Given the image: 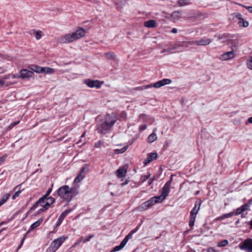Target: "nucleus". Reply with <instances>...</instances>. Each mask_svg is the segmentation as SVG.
<instances>
[{
  "label": "nucleus",
  "instance_id": "obj_1",
  "mask_svg": "<svg viewBox=\"0 0 252 252\" xmlns=\"http://www.w3.org/2000/svg\"><path fill=\"white\" fill-rule=\"evenodd\" d=\"M51 191V190H48L47 193L32 205L29 210V212H31V211L34 210L38 206H40L41 208H40L37 211L38 214H39L48 209L51 205L55 201L54 198L52 197H48Z\"/></svg>",
  "mask_w": 252,
  "mask_h": 252
},
{
  "label": "nucleus",
  "instance_id": "obj_2",
  "mask_svg": "<svg viewBox=\"0 0 252 252\" xmlns=\"http://www.w3.org/2000/svg\"><path fill=\"white\" fill-rule=\"evenodd\" d=\"M169 194V190H162L159 196H154L138 206L137 209L140 211H145L156 203H161Z\"/></svg>",
  "mask_w": 252,
  "mask_h": 252
},
{
  "label": "nucleus",
  "instance_id": "obj_3",
  "mask_svg": "<svg viewBox=\"0 0 252 252\" xmlns=\"http://www.w3.org/2000/svg\"><path fill=\"white\" fill-rule=\"evenodd\" d=\"M85 30L82 28H78L77 30L72 33H67L64 36L61 37L59 42L62 43H68L81 38L85 36Z\"/></svg>",
  "mask_w": 252,
  "mask_h": 252
},
{
  "label": "nucleus",
  "instance_id": "obj_4",
  "mask_svg": "<svg viewBox=\"0 0 252 252\" xmlns=\"http://www.w3.org/2000/svg\"><path fill=\"white\" fill-rule=\"evenodd\" d=\"M172 82L171 80L169 79H163L159 80L154 84H150L147 85L137 87L134 89L135 91H142L144 90L148 89L152 87L159 88L161 87L164 86L166 85L170 84Z\"/></svg>",
  "mask_w": 252,
  "mask_h": 252
},
{
  "label": "nucleus",
  "instance_id": "obj_5",
  "mask_svg": "<svg viewBox=\"0 0 252 252\" xmlns=\"http://www.w3.org/2000/svg\"><path fill=\"white\" fill-rule=\"evenodd\" d=\"M66 238L67 237L63 236L55 239L47 249L46 252H55L64 242Z\"/></svg>",
  "mask_w": 252,
  "mask_h": 252
},
{
  "label": "nucleus",
  "instance_id": "obj_6",
  "mask_svg": "<svg viewBox=\"0 0 252 252\" xmlns=\"http://www.w3.org/2000/svg\"><path fill=\"white\" fill-rule=\"evenodd\" d=\"M95 127L97 132L102 135L106 134L112 128L103 120L99 121Z\"/></svg>",
  "mask_w": 252,
  "mask_h": 252
},
{
  "label": "nucleus",
  "instance_id": "obj_7",
  "mask_svg": "<svg viewBox=\"0 0 252 252\" xmlns=\"http://www.w3.org/2000/svg\"><path fill=\"white\" fill-rule=\"evenodd\" d=\"M201 203L200 202L196 203L192 210L190 212V220L189 221V225L192 227L194 224V221L196 218V216L197 214L198 211L200 209Z\"/></svg>",
  "mask_w": 252,
  "mask_h": 252
},
{
  "label": "nucleus",
  "instance_id": "obj_8",
  "mask_svg": "<svg viewBox=\"0 0 252 252\" xmlns=\"http://www.w3.org/2000/svg\"><path fill=\"white\" fill-rule=\"evenodd\" d=\"M83 82L89 88H95L99 89L101 88L103 81H100L98 80H92L91 79H86L83 81Z\"/></svg>",
  "mask_w": 252,
  "mask_h": 252
},
{
  "label": "nucleus",
  "instance_id": "obj_9",
  "mask_svg": "<svg viewBox=\"0 0 252 252\" xmlns=\"http://www.w3.org/2000/svg\"><path fill=\"white\" fill-rule=\"evenodd\" d=\"M57 191L61 198L68 201L73 196V190H58Z\"/></svg>",
  "mask_w": 252,
  "mask_h": 252
},
{
  "label": "nucleus",
  "instance_id": "obj_10",
  "mask_svg": "<svg viewBox=\"0 0 252 252\" xmlns=\"http://www.w3.org/2000/svg\"><path fill=\"white\" fill-rule=\"evenodd\" d=\"M117 120V115L115 113H112L111 114L108 113L106 115L104 121L112 128Z\"/></svg>",
  "mask_w": 252,
  "mask_h": 252
},
{
  "label": "nucleus",
  "instance_id": "obj_11",
  "mask_svg": "<svg viewBox=\"0 0 252 252\" xmlns=\"http://www.w3.org/2000/svg\"><path fill=\"white\" fill-rule=\"evenodd\" d=\"M89 165L86 164L85 166L81 168L80 173L75 178L74 182L78 183L82 180L86 176L87 172L88 171Z\"/></svg>",
  "mask_w": 252,
  "mask_h": 252
},
{
  "label": "nucleus",
  "instance_id": "obj_12",
  "mask_svg": "<svg viewBox=\"0 0 252 252\" xmlns=\"http://www.w3.org/2000/svg\"><path fill=\"white\" fill-rule=\"evenodd\" d=\"M240 248L242 250H246L248 252H252V239L246 240L243 245L240 246Z\"/></svg>",
  "mask_w": 252,
  "mask_h": 252
},
{
  "label": "nucleus",
  "instance_id": "obj_13",
  "mask_svg": "<svg viewBox=\"0 0 252 252\" xmlns=\"http://www.w3.org/2000/svg\"><path fill=\"white\" fill-rule=\"evenodd\" d=\"M34 75V73L28 69H23L20 71V76L21 78L24 79H30Z\"/></svg>",
  "mask_w": 252,
  "mask_h": 252
},
{
  "label": "nucleus",
  "instance_id": "obj_14",
  "mask_svg": "<svg viewBox=\"0 0 252 252\" xmlns=\"http://www.w3.org/2000/svg\"><path fill=\"white\" fill-rule=\"evenodd\" d=\"M235 54L233 50L229 52H227L220 56V59L222 61H227L234 58Z\"/></svg>",
  "mask_w": 252,
  "mask_h": 252
},
{
  "label": "nucleus",
  "instance_id": "obj_15",
  "mask_svg": "<svg viewBox=\"0 0 252 252\" xmlns=\"http://www.w3.org/2000/svg\"><path fill=\"white\" fill-rule=\"evenodd\" d=\"M72 211L71 209L69 210H65L64 212H63L61 215L60 216L58 220V221L57 222L56 226H59L62 222L63 220L64 219V218L67 216V214H68L71 211Z\"/></svg>",
  "mask_w": 252,
  "mask_h": 252
},
{
  "label": "nucleus",
  "instance_id": "obj_16",
  "mask_svg": "<svg viewBox=\"0 0 252 252\" xmlns=\"http://www.w3.org/2000/svg\"><path fill=\"white\" fill-rule=\"evenodd\" d=\"M222 42H225L227 45H229L232 50L234 47H236L237 44L236 40L231 38H226L225 40H222Z\"/></svg>",
  "mask_w": 252,
  "mask_h": 252
},
{
  "label": "nucleus",
  "instance_id": "obj_17",
  "mask_svg": "<svg viewBox=\"0 0 252 252\" xmlns=\"http://www.w3.org/2000/svg\"><path fill=\"white\" fill-rule=\"evenodd\" d=\"M172 20L175 22L179 20L182 17L181 12L180 11H175L171 15Z\"/></svg>",
  "mask_w": 252,
  "mask_h": 252
},
{
  "label": "nucleus",
  "instance_id": "obj_18",
  "mask_svg": "<svg viewBox=\"0 0 252 252\" xmlns=\"http://www.w3.org/2000/svg\"><path fill=\"white\" fill-rule=\"evenodd\" d=\"M156 21L154 20H150L145 22L144 26L147 28H155L157 26Z\"/></svg>",
  "mask_w": 252,
  "mask_h": 252
},
{
  "label": "nucleus",
  "instance_id": "obj_19",
  "mask_svg": "<svg viewBox=\"0 0 252 252\" xmlns=\"http://www.w3.org/2000/svg\"><path fill=\"white\" fill-rule=\"evenodd\" d=\"M43 218H40L36 221L33 223L30 226V230H32L34 229V228L39 226L40 225V224L42 223V222L43 221Z\"/></svg>",
  "mask_w": 252,
  "mask_h": 252
},
{
  "label": "nucleus",
  "instance_id": "obj_20",
  "mask_svg": "<svg viewBox=\"0 0 252 252\" xmlns=\"http://www.w3.org/2000/svg\"><path fill=\"white\" fill-rule=\"evenodd\" d=\"M116 173L117 176L119 177L122 178L126 175V171L124 168H120L118 170H117Z\"/></svg>",
  "mask_w": 252,
  "mask_h": 252
},
{
  "label": "nucleus",
  "instance_id": "obj_21",
  "mask_svg": "<svg viewBox=\"0 0 252 252\" xmlns=\"http://www.w3.org/2000/svg\"><path fill=\"white\" fill-rule=\"evenodd\" d=\"M125 246H126V244H124L122 241L120 245L115 247L113 249V250H112L110 252H116L119 251L121 250V249H122Z\"/></svg>",
  "mask_w": 252,
  "mask_h": 252
},
{
  "label": "nucleus",
  "instance_id": "obj_22",
  "mask_svg": "<svg viewBox=\"0 0 252 252\" xmlns=\"http://www.w3.org/2000/svg\"><path fill=\"white\" fill-rule=\"evenodd\" d=\"M10 195L9 193L4 194L0 200V206L3 204L9 198Z\"/></svg>",
  "mask_w": 252,
  "mask_h": 252
},
{
  "label": "nucleus",
  "instance_id": "obj_23",
  "mask_svg": "<svg viewBox=\"0 0 252 252\" xmlns=\"http://www.w3.org/2000/svg\"><path fill=\"white\" fill-rule=\"evenodd\" d=\"M157 139V135H156V134L154 133L150 134L148 137V141L150 143H152V142H154L155 141H156Z\"/></svg>",
  "mask_w": 252,
  "mask_h": 252
},
{
  "label": "nucleus",
  "instance_id": "obj_24",
  "mask_svg": "<svg viewBox=\"0 0 252 252\" xmlns=\"http://www.w3.org/2000/svg\"><path fill=\"white\" fill-rule=\"evenodd\" d=\"M239 26L242 27H248L249 26V22L247 21H245L243 18L239 20L238 22Z\"/></svg>",
  "mask_w": 252,
  "mask_h": 252
},
{
  "label": "nucleus",
  "instance_id": "obj_25",
  "mask_svg": "<svg viewBox=\"0 0 252 252\" xmlns=\"http://www.w3.org/2000/svg\"><path fill=\"white\" fill-rule=\"evenodd\" d=\"M190 0H178L177 3L180 6H184L189 4Z\"/></svg>",
  "mask_w": 252,
  "mask_h": 252
},
{
  "label": "nucleus",
  "instance_id": "obj_26",
  "mask_svg": "<svg viewBox=\"0 0 252 252\" xmlns=\"http://www.w3.org/2000/svg\"><path fill=\"white\" fill-rule=\"evenodd\" d=\"M34 69H32L33 71L36 73H43L44 71V67L35 65Z\"/></svg>",
  "mask_w": 252,
  "mask_h": 252
},
{
  "label": "nucleus",
  "instance_id": "obj_27",
  "mask_svg": "<svg viewBox=\"0 0 252 252\" xmlns=\"http://www.w3.org/2000/svg\"><path fill=\"white\" fill-rule=\"evenodd\" d=\"M34 33L36 40H39L42 37V32L41 31H34Z\"/></svg>",
  "mask_w": 252,
  "mask_h": 252
},
{
  "label": "nucleus",
  "instance_id": "obj_28",
  "mask_svg": "<svg viewBox=\"0 0 252 252\" xmlns=\"http://www.w3.org/2000/svg\"><path fill=\"white\" fill-rule=\"evenodd\" d=\"M246 65L248 69L252 70V56L247 61Z\"/></svg>",
  "mask_w": 252,
  "mask_h": 252
},
{
  "label": "nucleus",
  "instance_id": "obj_29",
  "mask_svg": "<svg viewBox=\"0 0 252 252\" xmlns=\"http://www.w3.org/2000/svg\"><path fill=\"white\" fill-rule=\"evenodd\" d=\"M148 157L152 160L156 159L158 158L157 153H151L148 155Z\"/></svg>",
  "mask_w": 252,
  "mask_h": 252
},
{
  "label": "nucleus",
  "instance_id": "obj_30",
  "mask_svg": "<svg viewBox=\"0 0 252 252\" xmlns=\"http://www.w3.org/2000/svg\"><path fill=\"white\" fill-rule=\"evenodd\" d=\"M105 55L110 60L114 59L115 57V55L113 52H107L105 53Z\"/></svg>",
  "mask_w": 252,
  "mask_h": 252
},
{
  "label": "nucleus",
  "instance_id": "obj_31",
  "mask_svg": "<svg viewBox=\"0 0 252 252\" xmlns=\"http://www.w3.org/2000/svg\"><path fill=\"white\" fill-rule=\"evenodd\" d=\"M20 123V121H16V122H14L13 123H11L8 126V127H7V129L8 130H9L10 129H11L13 127H14L15 126H17V125H18Z\"/></svg>",
  "mask_w": 252,
  "mask_h": 252
},
{
  "label": "nucleus",
  "instance_id": "obj_32",
  "mask_svg": "<svg viewBox=\"0 0 252 252\" xmlns=\"http://www.w3.org/2000/svg\"><path fill=\"white\" fill-rule=\"evenodd\" d=\"M228 244V242L227 240H224L218 243V246L220 247L226 246Z\"/></svg>",
  "mask_w": 252,
  "mask_h": 252
},
{
  "label": "nucleus",
  "instance_id": "obj_33",
  "mask_svg": "<svg viewBox=\"0 0 252 252\" xmlns=\"http://www.w3.org/2000/svg\"><path fill=\"white\" fill-rule=\"evenodd\" d=\"M132 234L131 233H129L127 235H126L125 238L123 239L122 242L126 245L128 240L131 239L132 237Z\"/></svg>",
  "mask_w": 252,
  "mask_h": 252
},
{
  "label": "nucleus",
  "instance_id": "obj_34",
  "mask_svg": "<svg viewBox=\"0 0 252 252\" xmlns=\"http://www.w3.org/2000/svg\"><path fill=\"white\" fill-rule=\"evenodd\" d=\"M171 177V179L169 181H168L165 184V185L164 186V187H163V188L162 189H170L171 184L172 181V175Z\"/></svg>",
  "mask_w": 252,
  "mask_h": 252
},
{
  "label": "nucleus",
  "instance_id": "obj_35",
  "mask_svg": "<svg viewBox=\"0 0 252 252\" xmlns=\"http://www.w3.org/2000/svg\"><path fill=\"white\" fill-rule=\"evenodd\" d=\"M150 176V173H148L147 175H144L141 176L140 181L143 183L145 182Z\"/></svg>",
  "mask_w": 252,
  "mask_h": 252
},
{
  "label": "nucleus",
  "instance_id": "obj_36",
  "mask_svg": "<svg viewBox=\"0 0 252 252\" xmlns=\"http://www.w3.org/2000/svg\"><path fill=\"white\" fill-rule=\"evenodd\" d=\"M54 72V69L49 67H44V72L48 73V74H52Z\"/></svg>",
  "mask_w": 252,
  "mask_h": 252
},
{
  "label": "nucleus",
  "instance_id": "obj_37",
  "mask_svg": "<svg viewBox=\"0 0 252 252\" xmlns=\"http://www.w3.org/2000/svg\"><path fill=\"white\" fill-rule=\"evenodd\" d=\"M127 149V147H125L121 149H116L115 150V153L116 154H120V153H124L126 149Z\"/></svg>",
  "mask_w": 252,
  "mask_h": 252
},
{
  "label": "nucleus",
  "instance_id": "obj_38",
  "mask_svg": "<svg viewBox=\"0 0 252 252\" xmlns=\"http://www.w3.org/2000/svg\"><path fill=\"white\" fill-rule=\"evenodd\" d=\"M233 212L224 215L223 216L220 217L219 219H224V218L230 217L232 216H233Z\"/></svg>",
  "mask_w": 252,
  "mask_h": 252
},
{
  "label": "nucleus",
  "instance_id": "obj_39",
  "mask_svg": "<svg viewBox=\"0 0 252 252\" xmlns=\"http://www.w3.org/2000/svg\"><path fill=\"white\" fill-rule=\"evenodd\" d=\"M103 144V142L101 140H99L97 142L94 143V147L98 148Z\"/></svg>",
  "mask_w": 252,
  "mask_h": 252
},
{
  "label": "nucleus",
  "instance_id": "obj_40",
  "mask_svg": "<svg viewBox=\"0 0 252 252\" xmlns=\"http://www.w3.org/2000/svg\"><path fill=\"white\" fill-rule=\"evenodd\" d=\"M21 190H18L17 191H16V192L15 193V194L12 196V199L13 200L15 199V198H16L17 197H18V196H19V195H20V194L21 193Z\"/></svg>",
  "mask_w": 252,
  "mask_h": 252
},
{
  "label": "nucleus",
  "instance_id": "obj_41",
  "mask_svg": "<svg viewBox=\"0 0 252 252\" xmlns=\"http://www.w3.org/2000/svg\"><path fill=\"white\" fill-rule=\"evenodd\" d=\"M6 157L7 155H5L0 158V165H1L4 162Z\"/></svg>",
  "mask_w": 252,
  "mask_h": 252
},
{
  "label": "nucleus",
  "instance_id": "obj_42",
  "mask_svg": "<svg viewBox=\"0 0 252 252\" xmlns=\"http://www.w3.org/2000/svg\"><path fill=\"white\" fill-rule=\"evenodd\" d=\"M120 117L123 120H126V113L124 111L122 112L120 114Z\"/></svg>",
  "mask_w": 252,
  "mask_h": 252
},
{
  "label": "nucleus",
  "instance_id": "obj_43",
  "mask_svg": "<svg viewBox=\"0 0 252 252\" xmlns=\"http://www.w3.org/2000/svg\"><path fill=\"white\" fill-rule=\"evenodd\" d=\"M249 208V206L248 204H246V205H243L241 207V210L242 211V212L247 210Z\"/></svg>",
  "mask_w": 252,
  "mask_h": 252
},
{
  "label": "nucleus",
  "instance_id": "obj_44",
  "mask_svg": "<svg viewBox=\"0 0 252 252\" xmlns=\"http://www.w3.org/2000/svg\"><path fill=\"white\" fill-rule=\"evenodd\" d=\"M234 16L237 18L238 19H239V20H240L241 19H242V15L240 13H234Z\"/></svg>",
  "mask_w": 252,
  "mask_h": 252
},
{
  "label": "nucleus",
  "instance_id": "obj_45",
  "mask_svg": "<svg viewBox=\"0 0 252 252\" xmlns=\"http://www.w3.org/2000/svg\"><path fill=\"white\" fill-rule=\"evenodd\" d=\"M151 161L152 160L148 157H147V158L144 161L143 163L145 165H146Z\"/></svg>",
  "mask_w": 252,
  "mask_h": 252
},
{
  "label": "nucleus",
  "instance_id": "obj_46",
  "mask_svg": "<svg viewBox=\"0 0 252 252\" xmlns=\"http://www.w3.org/2000/svg\"><path fill=\"white\" fill-rule=\"evenodd\" d=\"M147 128V125L144 124V125H142L140 126L139 127V130L140 131H143L144 130H145Z\"/></svg>",
  "mask_w": 252,
  "mask_h": 252
},
{
  "label": "nucleus",
  "instance_id": "obj_47",
  "mask_svg": "<svg viewBox=\"0 0 252 252\" xmlns=\"http://www.w3.org/2000/svg\"><path fill=\"white\" fill-rule=\"evenodd\" d=\"M93 237H94L93 235H89L87 238L85 239V240H84V243L89 241L90 240V239L91 238H92Z\"/></svg>",
  "mask_w": 252,
  "mask_h": 252
},
{
  "label": "nucleus",
  "instance_id": "obj_48",
  "mask_svg": "<svg viewBox=\"0 0 252 252\" xmlns=\"http://www.w3.org/2000/svg\"><path fill=\"white\" fill-rule=\"evenodd\" d=\"M80 243H81V242H80V240H79V239H78L75 242V243L73 244V247H76L77 245H78Z\"/></svg>",
  "mask_w": 252,
  "mask_h": 252
},
{
  "label": "nucleus",
  "instance_id": "obj_49",
  "mask_svg": "<svg viewBox=\"0 0 252 252\" xmlns=\"http://www.w3.org/2000/svg\"><path fill=\"white\" fill-rule=\"evenodd\" d=\"M197 42V44L199 45H205V40L198 41Z\"/></svg>",
  "mask_w": 252,
  "mask_h": 252
},
{
  "label": "nucleus",
  "instance_id": "obj_50",
  "mask_svg": "<svg viewBox=\"0 0 252 252\" xmlns=\"http://www.w3.org/2000/svg\"><path fill=\"white\" fill-rule=\"evenodd\" d=\"M242 213L241 210V207L239 208H238L236 211V212H235V214L236 215H239V214H240Z\"/></svg>",
  "mask_w": 252,
  "mask_h": 252
},
{
  "label": "nucleus",
  "instance_id": "obj_51",
  "mask_svg": "<svg viewBox=\"0 0 252 252\" xmlns=\"http://www.w3.org/2000/svg\"><path fill=\"white\" fill-rule=\"evenodd\" d=\"M208 252H216L215 249L213 248H210L207 250Z\"/></svg>",
  "mask_w": 252,
  "mask_h": 252
},
{
  "label": "nucleus",
  "instance_id": "obj_52",
  "mask_svg": "<svg viewBox=\"0 0 252 252\" xmlns=\"http://www.w3.org/2000/svg\"><path fill=\"white\" fill-rule=\"evenodd\" d=\"M154 180H155L154 178H152L149 179V180H148V184L149 185H151L153 183Z\"/></svg>",
  "mask_w": 252,
  "mask_h": 252
},
{
  "label": "nucleus",
  "instance_id": "obj_53",
  "mask_svg": "<svg viewBox=\"0 0 252 252\" xmlns=\"http://www.w3.org/2000/svg\"><path fill=\"white\" fill-rule=\"evenodd\" d=\"M58 189H69V188L68 186H63L59 188Z\"/></svg>",
  "mask_w": 252,
  "mask_h": 252
},
{
  "label": "nucleus",
  "instance_id": "obj_54",
  "mask_svg": "<svg viewBox=\"0 0 252 252\" xmlns=\"http://www.w3.org/2000/svg\"><path fill=\"white\" fill-rule=\"evenodd\" d=\"M139 229L138 227H136L134 229L132 230L130 233H131L132 234L135 233Z\"/></svg>",
  "mask_w": 252,
  "mask_h": 252
},
{
  "label": "nucleus",
  "instance_id": "obj_55",
  "mask_svg": "<svg viewBox=\"0 0 252 252\" xmlns=\"http://www.w3.org/2000/svg\"><path fill=\"white\" fill-rule=\"evenodd\" d=\"M13 78H21V76H20V74H15L12 76Z\"/></svg>",
  "mask_w": 252,
  "mask_h": 252
},
{
  "label": "nucleus",
  "instance_id": "obj_56",
  "mask_svg": "<svg viewBox=\"0 0 252 252\" xmlns=\"http://www.w3.org/2000/svg\"><path fill=\"white\" fill-rule=\"evenodd\" d=\"M26 235H25L23 237V238H22V239L21 240V244H20V247H21V246L22 245V244H23V242H24V240H25V239L26 238Z\"/></svg>",
  "mask_w": 252,
  "mask_h": 252
},
{
  "label": "nucleus",
  "instance_id": "obj_57",
  "mask_svg": "<svg viewBox=\"0 0 252 252\" xmlns=\"http://www.w3.org/2000/svg\"><path fill=\"white\" fill-rule=\"evenodd\" d=\"M178 32V30L176 28H173L172 31H171V32L173 33H177Z\"/></svg>",
  "mask_w": 252,
  "mask_h": 252
},
{
  "label": "nucleus",
  "instance_id": "obj_58",
  "mask_svg": "<svg viewBox=\"0 0 252 252\" xmlns=\"http://www.w3.org/2000/svg\"><path fill=\"white\" fill-rule=\"evenodd\" d=\"M244 6L245 7H246L247 9H248L250 12H252V6H249V7H247V6Z\"/></svg>",
  "mask_w": 252,
  "mask_h": 252
},
{
  "label": "nucleus",
  "instance_id": "obj_59",
  "mask_svg": "<svg viewBox=\"0 0 252 252\" xmlns=\"http://www.w3.org/2000/svg\"><path fill=\"white\" fill-rule=\"evenodd\" d=\"M79 240H80L81 243L83 242L84 243V240L85 239L83 238V237H81L80 238H79Z\"/></svg>",
  "mask_w": 252,
  "mask_h": 252
},
{
  "label": "nucleus",
  "instance_id": "obj_60",
  "mask_svg": "<svg viewBox=\"0 0 252 252\" xmlns=\"http://www.w3.org/2000/svg\"><path fill=\"white\" fill-rule=\"evenodd\" d=\"M4 84V82L2 80H0V86L3 85Z\"/></svg>",
  "mask_w": 252,
  "mask_h": 252
},
{
  "label": "nucleus",
  "instance_id": "obj_61",
  "mask_svg": "<svg viewBox=\"0 0 252 252\" xmlns=\"http://www.w3.org/2000/svg\"><path fill=\"white\" fill-rule=\"evenodd\" d=\"M210 42H211L210 39H207V40H206V45L207 44H210Z\"/></svg>",
  "mask_w": 252,
  "mask_h": 252
},
{
  "label": "nucleus",
  "instance_id": "obj_62",
  "mask_svg": "<svg viewBox=\"0 0 252 252\" xmlns=\"http://www.w3.org/2000/svg\"><path fill=\"white\" fill-rule=\"evenodd\" d=\"M248 121L250 123L252 124V116L249 118Z\"/></svg>",
  "mask_w": 252,
  "mask_h": 252
},
{
  "label": "nucleus",
  "instance_id": "obj_63",
  "mask_svg": "<svg viewBox=\"0 0 252 252\" xmlns=\"http://www.w3.org/2000/svg\"><path fill=\"white\" fill-rule=\"evenodd\" d=\"M250 228L252 229V220L250 222Z\"/></svg>",
  "mask_w": 252,
  "mask_h": 252
},
{
  "label": "nucleus",
  "instance_id": "obj_64",
  "mask_svg": "<svg viewBox=\"0 0 252 252\" xmlns=\"http://www.w3.org/2000/svg\"><path fill=\"white\" fill-rule=\"evenodd\" d=\"M168 50H163V51H161V53H164V52H167Z\"/></svg>",
  "mask_w": 252,
  "mask_h": 252
}]
</instances>
